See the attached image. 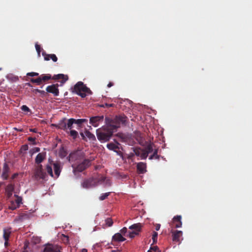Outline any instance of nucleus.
Returning a JSON list of instances; mask_svg holds the SVG:
<instances>
[{
	"label": "nucleus",
	"instance_id": "obj_1",
	"mask_svg": "<svg viewBox=\"0 0 252 252\" xmlns=\"http://www.w3.org/2000/svg\"><path fill=\"white\" fill-rule=\"evenodd\" d=\"M127 117L125 115L116 116L113 119L105 117V123L113 130L120 127L121 125H125Z\"/></svg>",
	"mask_w": 252,
	"mask_h": 252
},
{
	"label": "nucleus",
	"instance_id": "obj_2",
	"mask_svg": "<svg viewBox=\"0 0 252 252\" xmlns=\"http://www.w3.org/2000/svg\"><path fill=\"white\" fill-rule=\"evenodd\" d=\"M114 130L110 127L102 128L96 130L98 140L101 143L108 141L113 135Z\"/></svg>",
	"mask_w": 252,
	"mask_h": 252
},
{
	"label": "nucleus",
	"instance_id": "obj_3",
	"mask_svg": "<svg viewBox=\"0 0 252 252\" xmlns=\"http://www.w3.org/2000/svg\"><path fill=\"white\" fill-rule=\"evenodd\" d=\"M73 93H75L82 98H84L88 94H92V91L82 82H77L74 86L72 91Z\"/></svg>",
	"mask_w": 252,
	"mask_h": 252
},
{
	"label": "nucleus",
	"instance_id": "obj_4",
	"mask_svg": "<svg viewBox=\"0 0 252 252\" xmlns=\"http://www.w3.org/2000/svg\"><path fill=\"white\" fill-rule=\"evenodd\" d=\"M50 165H47L46 169L47 173L52 177L57 178L60 175L62 170L61 163L59 162H53Z\"/></svg>",
	"mask_w": 252,
	"mask_h": 252
},
{
	"label": "nucleus",
	"instance_id": "obj_5",
	"mask_svg": "<svg viewBox=\"0 0 252 252\" xmlns=\"http://www.w3.org/2000/svg\"><path fill=\"white\" fill-rule=\"evenodd\" d=\"M91 161L92 160L89 159H84L82 161L78 163L76 166H72L74 174L77 172H83L87 169L91 165Z\"/></svg>",
	"mask_w": 252,
	"mask_h": 252
},
{
	"label": "nucleus",
	"instance_id": "obj_6",
	"mask_svg": "<svg viewBox=\"0 0 252 252\" xmlns=\"http://www.w3.org/2000/svg\"><path fill=\"white\" fill-rule=\"evenodd\" d=\"M34 177L37 180L44 179L46 177V173L44 171L41 164L37 165L34 171Z\"/></svg>",
	"mask_w": 252,
	"mask_h": 252
},
{
	"label": "nucleus",
	"instance_id": "obj_7",
	"mask_svg": "<svg viewBox=\"0 0 252 252\" xmlns=\"http://www.w3.org/2000/svg\"><path fill=\"white\" fill-rule=\"evenodd\" d=\"M51 75L49 74H43L40 75L37 78H31L30 81L32 83H35L37 85H40L42 82H45L51 79Z\"/></svg>",
	"mask_w": 252,
	"mask_h": 252
},
{
	"label": "nucleus",
	"instance_id": "obj_8",
	"mask_svg": "<svg viewBox=\"0 0 252 252\" xmlns=\"http://www.w3.org/2000/svg\"><path fill=\"white\" fill-rule=\"evenodd\" d=\"M95 181L94 177L85 179L81 183V186L86 189L95 187L96 186Z\"/></svg>",
	"mask_w": 252,
	"mask_h": 252
},
{
	"label": "nucleus",
	"instance_id": "obj_9",
	"mask_svg": "<svg viewBox=\"0 0 252 252\" xmlns=\"http://www.w3.org/2000/svg\"><path fill=\"white\" fill-rule=\"evenodd\" d=\"M119 145H120V144L118 142L115 141V143L110 142L108 143L106 147L109 150L113 151L117 153L118 155H120L122 153L121 151H119L120 149Z\"/></svg>",
	"mask_w": 252,
	"mask_h": 252
},
{
	"label": "nucleus",
	"instance_id": "obj_10",
	"mask_svg": "<svg viewBox=\"0 0 252 252\" xmlns=\"http://www.w3.org/2000/svg\"><path fill=\"white\" fill-rule=\"evenodd\" d=\"M59 85L58 84H53L47 87L46 91L48 93H52L54 96H57L59 95V90L58 89Z\"/></svg>",
	"mask_w": 252,
	"mask_h": 252
},
{
	"label": "nucleus",
	"instance_id": "obj_11",
	"mask_svg": "<svg viewBox=\"0 0 252 252\" xmlns=\"http://www.w3.org/2000/svg\"><path fill=\"white\" fill-rule=\"evenodd\" d=\"M104 119V116H97L91 117L90 119V123L94 127L98 126L99 123L102 122Z\"/></svg>",
	"mask_w": 252,
	"mask_h": 252
},
{
	"label": "nucleus",
	"instance_id": "obj_12",
	"mask_svg": "<svg viewBox=\"0 0 252 252\" xmlns=\"http://www.w3.org/2000/svg\"><path fill=\"white\" fill-rule=\"evenodd\" d=\"M181 219L182 216L180 215H177L174 217L171 223V225L172 226V227L175 228L181 227L182 225Z\"/></svg>",
	"mask_w": 252,
	"mask_h": 252
},
{
	"label": "nucleus",
	"instance_id": "obj_13",
	"mask_svg": "<svg viewBox=\"0 0 252 252\" xmlns=\"http://www.w3.org/2000/svg\"><path fill=\"white\" fill-rule=\"evenodd\" d=\"M172 240L175 242H181V238L182 236L183 232L180 230H171Z\"/></svg>",
	"mask_w": 252,
	"mask_h": 252
},
{
	"label": "nucleus",
	"instance_id": "obj_14",
	"mask_svg": "<svg viewBox=\"0 0 252 252\" xmlns=\"http://www.w3.org/2000/svg\"><path fill=\"white\" fill-rule=\"evenodd\" d=\"M94 179L95 181H96L95 183L96 184V186L102 184L105 181L106 186H110L111 185V183L110 182L109 180H106V178L101 175H98L97 177H94Z\"/></svg>",
	"mask_w": 252,
	"mask_h": 252
},
{
	"label": "nucleus",
	"instance_id": "obj_15",
	"mask_svg": "<svg viewBox=\"0 0 252 252\" xmlns=\"http://www.w3.org/2000/svg\"><path fill=\"white\" fill-rule=\"evenodd\" d=\"M66 119L64 118L61 120L58 124H52V126H56L59 129L63 130L66 132V126H67Z\"/></svg>",
	"mask_w": 252,
	"mask_h": 252
},
{
	"label": "nucleus",
	"instance_id": "obj_16",
	"mask_svg": "<svg viewBox=\"0 0 252 252\" xmlns=\"http://www.w3.org/2000/svg\"><path fill=\"white\" fill-rule=\"evenodd\" d=\"M46 154L45 152L39 153L36 156L35 158V162L37 165L40 164V163L44 160L46 158Z\"/></svg>",
	"mask_w": 252,
	"mask_h": 252
},
{
	"label": "nucleus",
	"instance_id": "obj_17",
	"mask_svg": "<svg viewBox=\"0 0 252 252\" xmlns=\"http://www.w3.org/2000/svg\"><path fill=\"white\" fill-rule=\"evenodd\" d=\"M12 228L10 227H4L3 229V238L4 240L8 241L9 237L11 234Z\"/></svg>",
	"mask_w": 252,
	"mask_h": 252
},
{
	"label": "nucleus",
	"instance_id": "obj_18",
	"mask_svg": "<svg viewBox=\"0 0 252 252\" xmlns=\"http://www.w3.org/2000/svg\"><path fill=\"white\" fill-rule=\"evenodd\" d=\"M126 240V239L122 236L120 233H117L115 234L112 238V244L114 242H123Z\"/></svg>",
	"mask_w": 252,
	"mask_h": 252
},
{
	"label": "nucleus",
	"instance_id": "obj_19",
	"mask_svg": "<svg viewBox=\"0 0 252 252\" xmlns=\"http://www.w3.org/2000/svg\"><path fill=\"white\" fill-rule=\"evenodd\" d=\"M137 170L139 174H143L146 172V164L140 162L137 164Z\"/></svg>",
	"mask_w": 252,
	"mask_h": 252
},
{
	"label": "nucleus",
	"instance_id": "obj_20",
	"mask_svg": "<svg viewBox=\"0 0 252 252\" xmlns=\"http://www.w3.org/2000/svg\"><path fill=\"white\" fill-rule=\"evenodd\" d=\"M42 55L44 56L45 61H49L51 59L53 62H56L58 60V58L55 54H47L45 52H42Z\"/></svg>",
	"mask_w": 252,
	"mask_h": 252
},
{
	"label": "nucleus",
	"instance_id": "obj_21",
	"mask_svg": "<svg viewBox=\"0 0 252 252\" xmlns=\"http://www.w3.org/2000/svg\"><path fill=\"white\" fill-rule=\"evenodd\" d=\"M14 189V184L10 183L7 185L5 188V192L8 197H10L13 193Z\"/></svg>",
	"mask_w": 252,
	"mask_h": 252
},
{
	"label": "nucleus",
	"instance_id": "obj_22",
	"mask_svg": "<svg viewBox=\"0 0 252 252\" xmlns=\"http://www.w3.org/2000/svg\"><path fill=\"white\" fill-rule=\"evenodd\" d=\"M9 168L8 165L5 163L3 167V171L2 174V177L4 180H6L8 177V172Z\"/></svg>",
	"mask_w": 252,
	"mask_h": 252
},
{
	"label": "nucleus",
	"instance_id": "obj_23",
	"mask_svg": "<svg viewBox=\"0 0 252 252\" xmlns=\"http://www.w3.org/2000/svg\"><path fill=\"white\" fill-rule=\"evenodd\" d=\"M52 79L54 80H59L62 79V83H64L68 79L67 76H65L63 74H59L57 75H55L52 78Z\"/></svg>",
	"mask_w": 252,
	"mask_h": 252
},
{
	"label": "nucleus",
	"instance_id": "obj_24",
	"mask_svg": "<svg viewBox=\"0 0 252 252\" xmlns=\"http://www.w3.org/2000/svg\"><path fill=\"white\" fill-rule=\"evenodd\" d=\"M74 119L71 118L67 120V126H66V133H68L69 130H72V128H73V125L74 123Z\"/></svg>",
	"mask_w": 252,
	"mask_h": 252
},
{
	"label": "nucleus",
	"instance_id": "obj_25",
	"mask_svg": "<svg viewBox=\"0 0 252 252\" xmlns=\"http://www.w3.org/2000/svg\"><path fill=\"white\" fill-rule=\"evenodd\" d=\"M142 227V224L140 223H135L129 227V229H133L135 231H137L138 232H140L141 231Z\"/></svg>",
	"mask_w": 252,
	"mask_h": 252
},
{
	"label": "nucleus",
	"instance_id": "obj_26",
	"mask_svg": "<svg viewBox=\"0 0 252 252\" xmlns=\"http://www.w3.org/2000/svg\"><path fill=\"white\" fill-rule=\"evenodd\" d=\"M113 224V221L112 219L108 218L105 220V223L102 224L103 228L111 226Z\"/></svg>",
	"mask_w": 252,
	"mask_h": 252
},
{
	"label": "nucleus",
	"instance_id": "obj_27",
	"mask_svg": "<svg viewBox=\"0 0 252 252\" xmlns=\"http://www.w3.org/2000/svg\"><path fill=\"white\" fill-rule=\"evenodd\" d=\"M68 134L72 137L73 139L75 140L78 137V132L75 130H71L68 131Z\"/></svg>",
	"mask_w": 252,
	"mask_h": 252
},
{
	"label": "nucleus",
	"instance_id": "obj_28",
	"mask_svg": "<svg viewBox=\"0 0 252 252\" xmlns=\"http://www.w3.org/2000/svg\"><path fill=\"white\" fill-rule=\"evenodd\" d=\"M88 120L86 119H74V123L77 124L79 127L81 126V125L84 123L87 122Z\"/></svg>",
	"mask_w": 252,
	"mask_h": 252
},
{
	"label": "nucleus",
	"instance_id": "obj_29",
	"mask_svg": "<svg viewBox=\"0 0 252 252\" xmlns=\"http://www.w3.org/2000/svg\"><path fill=\"white\" fill-rule=\"evenodd\" d=\"M131 149L136 156L140 157L143 149L139 147L132 148Z\"/></svg>",
	"mask_w": 252,
	"mask_h": 252
},
{
	"label": "nucleus",
	"instance_id": "obj_30",
	"mask_svg": "<svg viewBox=\"0 0 252 252\" xmlns=\"http://www.w3.org/2000/svg\"><path fill=\"white\" fill-rule=\"evenodd\" d=\"M158 150L155 149L154 151L153 154L150 156L149 159H153L155 158V159H159V156L158 155Z\"/></svg>",
	"mask_w": 252,
	"mask_h": 252
},
{
	"label": "nucleus",
	"instance_id": "obj_31",
	"mask_svg": "<svg viewBox=\"0 0 252 252\" xmlns=\"http://www.w3.org/2000/svg\"><path fill=\"white\" fill-rule=\"evenodd\" d=\"M144 150L146 152V153L148 155L149 154L152 153L153 151V144H148L144 149Z\"/></svg>",
	"mask_w": 252,
	"mask_h": 252
},
{
	"label": "nucleus",
	"instance_id": "obj_32",
	"mask_svg": "<svg viewBox=\"0 0 252 252\" xmlns=\"http://www.w3.org/2000/svg\"><path fill=\"white\" fill-rule=\"evenodd\" d=\"M86 136L90 140H95V137L94 134L92 133L89 131L86 130L85 132Z\"/></svg>",
	"mask_w": 252,
	"mask_h": 252
},
{
	"label": "nucleus",
	"instance_id": "obj_33",
	"mask_svg": "<svg viewBox=\"0 0 252 252\" xmlns=\"http://www.w3.org/2000/svg\"><path fill=\"white\" fill-rule=\"evenodd\" d=\"M14 196L16 197L14 200V202L16 204L18 205V206H20V204L22 203V198L17 195H14Z\"/></svg>",
	"mask_w": 252,
	"mask_h": 252
},
{
	"label": "nucleus",
	"instance_id": "obj_34",
	"mask_svg": "<svg viewBox=\"0 0 252 252\" xmlns=\"http://www.w3.org/2000/svg\"><path fill=\"white\" fill-rule=\"evenodd\" d=\"M110 192L102 193L99 197V199L100 200H105L110 194Z\"/></svg>",
	"mask_w": 252,
	"mask_h": 252
},
{
	"label": "nucleus",
	"instance_id": "obj_35",
	"mask_svg": "<svg viewBox=\"0 0 252 252\" xmlns=\"http://www.w3.org/2000/svg\"><path fill=\"white\" fill-rule=\"evenodd\" d=\"M18 207H19V206H18V205L16 204L14 202V201H13L11 202L10 205L9 206V209L12 210H15L16 209H17Z\"/></svg>",
	"mask_w": 252,
	"mask_h": 252
},
{
	"label": "nucleus",
	"instance_id": "obj_36",
	"mask_svg": "<svg viewBox=\"0 0 252 252\" xmlns=\"http://www.w3.org/2000/svg\"><path fill=\"white\" fill-rule=\"evenodd\" d=\"M148 155L146 153V152L144 150V149H142V152L141 153L140 157L141 158V159H145L147 158Z\"/></svg>",
	"mask_w": 252,
	"mask_h": 252
},
{
	"label": "nucleus",
	"instance_id": "obj_37",
	"mask_svg": "<svg viewBox=\"0 0 252 252\" xmlns=\"http://www.w3.org/2000/svg\"><path fill=\"white\" fill-rule=\"evenodd\" d=\"M158 234L157 232L154 231L152 235V239L153 241V244L156 243L157 242V238H158Z\"/></svg>",
	"mask_w": 252,
	"mask_h": 252
},
{
	"label": "nucleus",
	"instance_id": "obj_38",
	"mask_svg": "<svg viewBox=\"0 0 252 252\" xmlns=\"http://www.w3.org/2000/svg\"><path fill=\"white\" fill-rule=\"evenodd\" d=\"M78 155V153H72V154H70V155L69 156V160H72L74 159H76V158L77 157Z\"/></svg>",
	"mask_w": 252,
	"mask_h": 252
},
{
	"label": "nucleus",
	"instance_id": "obj_39",
	"mask_svg": "<svg viewBox=\"0 0 252 252\" xmlns=\"http://www.w3.org/2000/svg\"><path fill=\"white\" fill-rule=\"evenodd\" d=\"M139 234V232L137 231L133 230L129 233V237L131 238H133L135 235H137Z\"/></svg>",
	"mask_w": 252,
	"mask_h": 252
},
{
	"label": "nucleus",
	"instance_id": "obj_40",
	"mask_svg": "<svg viewBox=\"0 0 252 252\" xmlns=\"http://www.w3.org/2000/svg\"><path fill=\"white\" fill-rule=\"evenodd\" d=\"M35 47L36 50L38 53V56H40V51H41L40 46L37 44H35Z\"/></svg>",
	"mask_w": 252,
	"mask_h": 252
},
{
	"label": "nucleus",
	"instance_id": "obj_41",
	"mask_svg": "<svg viewBox=\"0 0 252 252\" xmlns=\"http://www.w3.org/2000/svg\"><path fill=\"white\" fill-rule=\"evenodd\" d=\"M38 75H39V74L38 73L34 72H29V73H27V76H32V77L38 76Z\"/></svg>",
	"mask_w": 252,
	"mask_h": 252
},
{
	"label": "nucleus",
	"instance_id": "obj_42",
	"mask_svg": "<svg viewBox=\"0 0 252 252\" xmlns=\"http://www.w3.org/2000/svg\"><path fill=\"white\" fill-rule=\"evenodd\" d=\"M21 109L23 111H26V112H30V109H29V108L26 105H23L22 107H21Z\"/></svg>",
	"mask_w": 252,
	"mask_h": 252
},
{
	"label": "nucleus",
	"instance_id": "obj_43",
	"mask_svg": "<svg viewBox=\"0 0 252 252\" xmlns=\"http://www.w3.org/2000/svg\"><path fill=\"white\" fill-rule=\"evenodd\" d=\"M28 150V146L27 145H24L21 148V151L24 152Z\"/></svg>",
	"mask_w": 252,
	"mask_h": 252
},
{
	"label": "nucleus",
	"instance_id": "obj_44",
	"mask_svg": "<svg viewBox=\"0 0 252 252\" xmlns=\"http://www.w3.org/2000/svg\"><path fill=\"white\" fill-rule=\"evenodd\" d=\"M33 92L35 93H40L41 94H45V92L44 91H41V90H40L39 89H34Z\"/></svg>",
	"mask_w": 252,
	"mask_h": 252
},
{
	"label": "nucleus",
	"instance_id": "obj_45",
	"mask_svg": "<svg viewBox=\"0 0 252 252\" xmlns=\"http://www.w3.org/2000/svg\"><path fill=\"white\" fill-rule=\"evenodd\" d=\"M127 228L126 227H123L122 229L120 230V233L121 234L125 235V234L127 232Z\"/></svg>",
	"mask_w": 252,
	"mask_h": 252
},
{
	"label": "nucleus",
	"instance_id": "obj_46",
	"mask_svg": "<svg viewBox=\"0 0 252 252\" xmlns=\"http://www.w3.org/2000/svg\"><path fill=\"white\" fill-rule=\"evenodd\" d=\"M114 105V104H108V103H105L104 105H101V107H113Z\"/></svg>",
	"mask_w": 252,
	"mask_h": 252
},
{
	"label": "nucleus",
	"instance_id": "obj_47",
	"mask_svg": "<svg viewBox=\"0 0 252 252\" xmlns=\"http://www.w3.org/2000/svg\"><path fill=\"white\" fill-rule=\"evenodd\" d=\"M150 250L151 251L152 250L154 252H157L158 250V248L157 246H154L153 247H151Z\"/></svg>",
	"mask_w": 252,
	"mask_h": 252
},
{
	"label": "nucleus",
	"instance_id": "obj_48",
	"mask_svg": "<svg viewBox=\"0 0 252 252\" xmlns=\"http://www.w3.org/2000/svg\"><path fill=\"white\" fill-rule=\"evenodd\" d=\"M20 219L21 220H23V219H26V218H27V215H26V214L21 215L20 216Z\"/></svg>",
	"mask_w": 252,
	"mask_h": 252
},
{
	"label": "nucleus",
	"instance_id": "obj_49",
	"mask_svg": "<svg viewBox=\"0 0 252 252\" xmlns=\"http://www.w3.org/2000/svg\"><path fill=\"white\" fill-rule=\"evenodd\" d=\"M18 176V173H17L13 174L12 175V176H11V179H14L15 178H17Z\"/></svg>",
	"mask_w": 252,
	"mask_h": 252
},
{
	"label": "nucleus",
	"instance_id": "obj_50",
	"mask_svg": "<svg viewBox=\"0 0 252 252\" xmlns=\"http://www.w3.org/2000/svg\"><path fill=\"white\" fill-rule=\"evenodd\" d=\"M28 140L29 141H31V142H34L35 140V138L32 137H29L28 138Z\"/></svg>",
	"mask_w": 252,
	"mask_h": 252
},
{
	"label": "nucleus",
	"instance_id": "obj_51",
	"mask_svg": "<svg viewBox=\"0 0 252 252\" xmlns=\"http://www.w3.org/2000/svg\"><path fill=\"white\" fill-rule=\"evenodd\" d=\"M160 227V225L159 224H156L155 226V229L157 231H158L159 230Z\"/></svg>",
	"mask_w": 252,
	"mask_h": 252
},
{
	"label": "nucleus",
	"instance_id": "obj_52",
	"mask_svg": "<svg viewBox=\"0 0 252 252\" xmlns=\"http://www.w3.org/2000/svg\"><path fill=\"white\" fill-rule=\"evenodd\" d=\"M80 135L82 138V139L83 140H85L86 139V137H85V136L84 135V134H83V133L81 132L80 133Z\"/></svg>",
	"mask_w": 252,
	"mask_h": 252
},
{
	"label": "nucleus",
	"instance_id": "obj_53",
	"mask_svg": "<svg viewBox=\"0 0 252 252\" xmlns=\"http://www.w3.org/2000/svg\"><path fill=\"white\" fill-rule=\"evenodd\" d=\"M112 86H113V83L112 82H109L107 85L108 87H109V88L112 87Z\"/></svg>",
	"mask_w": 252,
	"mask_h": 252
},
{
	"label": "nucleus",
	"instance_id": "obj_54",
	"mask_svg": "<svg viewBox=\"0 0 252 252\" xmlns=\"http://www.w3.org/2000/svg\"><path fill=\"white\" fill-rule=\"evenodd\" d=\"M134 155H135L134 153H130L129 156V157H128V158H131L132 157H133L134 156Z\"/></svg>",
	"mask_w": 252,
	"mask_h": 252
},
{
	"label": "nucleus",
	"instance_id": "obj_55",
	"mask_svg": "<svg viewBox=\"0 0 252 252\" xmlns=\"http://www.w3.org/2000/svg\"><path fill=\"white\" fill-rule=\"evenodd\" d=\"M4 241H5V242H4V246L5 247H7L8 246V241H6V240H4Z\"/></svg>",
	"mask_w": 252,
	"mask_h": 252
},
{
	"label": "nucleus",
	"instance_id": "obj_56",
	"mask_svg": "<svg viewBox=\"0 0 252 252\" xmlns=\"http://www.w3.org/2000/svg\"><path fill=\"white\" fill-rule=\"evenodd\" d=\"M30 130H31V131L34 132H36V129L35 128L31 129Z\"/></svg>",
	"mask_w": 252,
	"mask_h": 252
},
{
	"label": "nucleus",
	"instance_id": "obj_57",
	"mask_svg": "<svg viewBox=\"0 0 252 252\" xmlns=\"http://www.w3.org/2000/svg\"><path fill=\"white\" fill-rule=\"evenodd\" d=\"M80 252H87V250L85 249H82Z\"/></svg>",
	"mask_w": 252,
	"mask_h": 252
},
{
	"label": "nucleus",
	"instance_id": "obj_58",
	"mask_svg": "<svg viewBox=\"0 0 252 252\" xmlns=\"http://www.w3.org/2000/svg\"><path fill=\"white\" fill-rule=\"evenodd\" d=\"M63 237H64L66 239L67 241H68V237L67 236H65L64 235H63Z\"/></svg>",
	"mask_w": 252,
	"mask_h": 252
},
{
	"label": "nucleus",
	"instance_id": "obj_59",
	"mask_svg": "<svg viewBox=\"0 0 252 252\" xmlns=\"http://www.w3.org/2000/svg\"><path fill=\"white\" fill-rule=\"evenodd\" d=\"M40 151V149L39 148H36V152H39Z\"/></svg>",
	"mask_w": 252,
	"mask_h": 252
},
{
	"label": "nucleus",
	"instance_id": "obj_60",
	"mask_svg": "<svg viewBox=\"0 0 252 252\" xmlns=\"http://www.w3.org/2000/svg\"><path fill=\"white\" fill-rule=\"evenodd\" d=\"M147 252H152L151 251V250H149Z\"/></svg>",
	"mask_w": 252,
	"mask_h": 252
},
{
	"label": "nucleus",
	"instance_id": "obj_61",
	"mask_svg": "<svg viewBox=\"0 0 252 252\" xmlns=\"http://www.w3.org/2000/svg\"><path fill=\"white\" fill-rule=\"evenodd\" d=\"M27 85L29 86H31V84L29 83H27Z\"/></svg>",
	"mask_w": 252,
	"mask_h": 252
},
{
	"label": "nucleus",
	"instance_id": "obj_62",
	"mask_svg": "<svg viewBox=\"0 0 252 252\" xmlns=\"http://www.w3.org/2000/svg\"><path fill=\"white\" fill-rule=\"evenodd\" d=\"M157 251H158V252H160V251L159 250H158Z\"/></svg>",
	"mask_w": 252,
	"mask_h": 252
},
{
	"label": "nucleus",
	"instance_id": "obj_63",
	"mask_svg": "<svg viewBox=\"0 0 252 252\" xmlns=\"http://www.w3.org/2000/svg\"><path fill=\"white\" fill-rule=\"evenodd\" d=\"M1 183L0 182V186H1Z\"/></svg>",
	"mask_w": 252,
	"mask_h": 252
},
{
	"label": "nucleus",
	"instance_id": "obj_64",
	"mask_svg": "<svg viewBox=\"0 0 252 252\" xmlns=\"http://www.w3.org/2000/svg\"><path fill=\"white\" fill-rule=\"evenodd\" d=\"M112 252H115V251H112Z\"/></svg>",
	"mask_w": 252,
	"mask_h": 252
}]
</instances>
